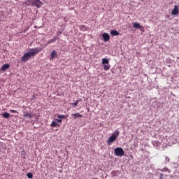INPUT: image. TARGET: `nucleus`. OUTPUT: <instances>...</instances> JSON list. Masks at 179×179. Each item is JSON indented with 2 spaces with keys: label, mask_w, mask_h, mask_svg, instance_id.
<instances>
[{
  "label": "nucleus",
  "mask_w": 179,
  "mask_h": 179,
  "mask_svg": "<svg viewBox=\"0 0 179 179\" xmlns=\"http://www.w3.org/2000/svg\"><path fill=\"white\" fill-rule=\"evenodd\" d=\"M56 122H62V120L61 119H56Z\"/></svg>",
  "instance_id": "obj_25"
},
{
  "label": "nucleus",
  "mask_w": 179,
  "mask_h": 179,
  "mask_svg": "<svg viewBox=\"0 0 179 179\" xmlns=\"http://www.w3.org/2000/svg\"><path fill=\"white\" fill-rule=\"evenodd\" d=\"M56 40L57 38H53L52 39L48 41V44H51V43H54Z\"/></svg>",
  "instance_id": "obj_21"
},
{
  "label": "nucleus",
  "mask_w": 179,
  "mask_h": 179,
  "mask_svg": "<svg viewBox=\"0 0 179 179\" xmlns=\"http://www.w3.org/2000/svg\"><path fill=\"white\" fill-rule=\"evenodd\" d=\"M23 114H24V118H29L30 120H31V118H33V115L29 112L24 111L23 113Z\"/></svg>",
  "instance_id": "obj_7"
},
{
  "label": "nucleus",
  "mask_w": 179,
  "mask_h": 179,
  "mask_svg": "<svg viewBox=\"0 0 179 179\" xmlns=\"http://www.w3.org/2000/svg\"><path fill=\"white\" fill-rule=\"evenodd\" d=\"M3 118H9L10 117V115L8 112H5L3 113Z\"/></svg>",
  "instance_id": "obj_17"
},
{
  "label": "nucleus",
  "mask_w": 179,
  "mask_h": 179,
  "mask_svg": "<svg viewBox=\"0 0 179 179\" xmlns=\"http://www.w3.org/2000/svg\"><path fill=\"white\" fill-rule=\"evenodd\" d=\"M72 116L74 117V120H76V118H82V117H83V115H80V113H77L72 114Z\"/></svg>",
  "instance_id": "obj_11"
},
{
  "label": "nucleus",
  "mask_w": 179,
  "mask_h": 179,
  "mask_svg": "<svg viewBox=\"0 0 179 179\" xmlns=\"http://www.w3.org/2000/svg\"><path fill=\"white\" fill-rule=\"evenodd\" d=\"M133 27L134 29H143V27H142L138 22L133 23Z\"/></svg>",
  "instance_id": "obj_10"
},
{
  "label": "nucleus",
  "mask_w": 179,
  "mask_h": 179,
  "mask_svg": "<svg viewBox=\"0 0 179 179\" xmlns=\"http://www.w3.org/2000/svg\"><path fill=\"white\" fill-rule=\"evenodd\" d=\"M103 41L107 42L110 40V35L107 33H103L102 35Z\"/></svg>",
  "instance_id": "obj_6"
},
{
  "label": "nucleus",
  "mask_w": 179,
  "mask_h": 179,
  "mask_svg": "<svg viewBox=\"0 0 179 179\" xmlns=\"http://www.w3.org/2000/svg\"><path fill=\"white\" fill-rule=\"evenodd\" d=\"M78 103H79V100H76V101H75L74 103H71V105L73 106L74 107H76Z\"/></svg>",
  "instance_id": "obj_20"
},
{
  "label": "nucleus",
  "mask_w": 179,
  "mask_h": 179,
  "mask_svg": "<svg viewBox=\"0 0 179 179\" xmlns=\"http://www.w3.org/2000/svg\"><path fill=\"white\" fill-rule=\"evenodd\" d=\"M57 118H59L60 120H62V119L65 118V115H59L57 116Z\"/></svg>",
  "instance_id": "obj_24"
},
{
  "label": "nucleus",
  "mask_w": 179,
  "mask_h": 179,
  "mask_svg": "<svg viewBox=\"0 0 179 179\" xmlns=\"http://www.w3.org/2000/svg\"><path fill=\"white\" fill-rule=\"evenodd\" d=\"M110 66L109 64H103V69L104 71H108L110 69Z\"/></svg>",
  "instance_id": "obj_18"
},
{
  "label": "nucleus",
  "mask_w": 179,
  "mask_h": 179,
  "mask_svg": "<svg viewBox=\"0 0 179 179\" xmlns=\"http://www.w3.org/2000/svg\"><path fill=\"white\" fill-rule=\"evenodd\" d=\"M42 50H43L42 48H36L32 49L31 52L24 53L22 57L21 58L22 62H27V61H29L30 58H31L32 57H34V55H37V54H38V52H41V51Z\"/></svg>",
  "instance_id": "obj_1"
},
{
  "label": "nucleus",
  "mask_w": 179,
  "mask_h": 179,
  "mask_svg": "<svg viewBox=\"0 0 179 179\" xmlns=\"http://www.w3.org/2000/svg\"><path fill=\"white\" fill-rule=\"evenodd\" d=\"M117 174H118V171H113L111 172V176H112V177H115V176H117Z\"/></svg>",
  "instance_id": "obj_19"
},
{
  "label": "nucleus",
  "mask_w": 179,
  "mask_h": 179,
  "mask_svg": "<svg viewBox=\"0 0 179 179\" xmlns=\"http://www.w3.org/2000/svg\"><path fill=\"white\" fill-rule=\"evenodd\" d=\"M10 113H16L17 114H19V112H18L17 110H13V109L10 110Z\"/></svg>",
  "instance_id": "obj_23"
},
{
  "label": "nucleus",
  "mask_w": 179,
  "mask_h": 179,
  "mask_svg": "<svg viewBox=\"0 0 179 179\" xmlns=\"http://www.w3.org/2000/svg\"><path fill=\"white\" fill-rule=\"evenodd\" d=\"M160 176H160L159 179H163V174L161 173Z\"/></svg>",
  "instance_id": "obj_26"
},
{
  "label": "nucleus",
  "mask_w": 179,
  "mask_h": 179,
  "mask_svg": "<svg viewBox=\"0 0 179 179\" xmlns=\"http://www.w3.org/2000/svg\"><path fill=\"white\" fill-rule=\"evenodd\" d=\"M50 127L55 128V127H58V123L55 121H52L50 124Z\"/></svg>",
  "instance_id": "obj_14"
},
{
  "label": "nucleus",
  "mask_w": 179,
  "mask_h": 179,
  "mask_svg": "<svg viewBox=\"0 0 179 179\" xmlns=\"http://www.w3.org/2000/svg\"><path fill=\"white\" fill-rule=\"evenodd\" d=\"M33 6H36L38 8H40L41 6H43L41 0H34Z\"/></svg>",
  "instance_id": "obj_4"
},
{
  "label": "nucleus",
  "mask_w": 179,
  "mask_h": 179,
  "mask_svg": "<svg viewBox=\"0 0 179 179\" xmlns=\"http://www.w3.org/2000/svg\"><path fill=\"white\" fill-rule=\"evenodd\" d=\"M80 29L82 31H86V30H87V28L85 25H81V26H80Z\"/></svg>",
  "instance_id": "obj_16"
},
{
  "label": "nucleus",
  "mask_w": 179,
  "mask_h": 179,
  "mask_svg": "<svg viewBox=\"0 0 179 179\" xmlns=\"http://www.w3.org/2000/svg\"><path fill=\"white\" fill-rule=\"evenodd\" d=\"M57 51L55 50H52L50 53V61H52V59H54V58H57Z\"/></svg>",
  "instance_id": "obj_8"
},
{
  "label": "nucleus",
  "mask_w": 179,
  "mask_h": 179,
  "mask_svg": "<svg viewBox=\"0 0 179 179\" xmlns=\"http://www.w3.org/2000/svg\"><path fill=\"white\" fill-rule=\"evenodd\" d=\"M111 36H120V32H118L117 30H112L110 31Z\"/></svg>",
  "instance_id": "obj_13"
},
{
  "label": "nucleus",
  "mask_w": 179,
  "mask_h": 179,
  "mask_svg": "<svg viewBox=\"0 0 179 179\" xmlns=\"http://www.w3.org/2000/svg\"><path fill=\"white\" fill-rule=\"evenodd\" d=\"M6 69H9V64H3L2 66V67L1 68V71H6Z\"/></svg>",
  "instance_id": "obj_12"
},
{
  "label": "nucleus",
  "mask_w": 179,
  "mask_h": 179,
  "mask_svg": "<svg viewBox=\"0 0 179 179\" xmlns=\"http://www.w3.org/2000/svg\"><path fill=\"white\" fill-rule=\"evenodd\" d=\"M27 177L28 178H33V173H27Z\"/></svg>",
  "instance_id": "obj_22"
},
{
  "label": "nucleus",
  "mask_w": 179,
  "mask_h": 179,
  "mask_svg": "<svg viewBox=\"0 0 179 179\" xmlns=\"http://www.w3.org/2000/svg\"><path fill=\"white\" fill-rule=\"evenodd\" d=\"M120 135V131L118 130H115L110 137L107 140L108 145H110L113 142H115V140L117 138H118V136Z\"/></svg>",
  "instance_id": "obj_2"
},
{
  "label": "nucleus",
  "mask_w": 179,
  "mask_h": 179,
  "mask_svg": "<svg viewBox=\"0 0 179 179\" xmlns=\"http://www.w3.org/2000/svg\"><path fill=\"white\" fill-rule=\"evenodd\" d=\"M34 3V0H27L24 2V5H27V6H33Z\"/></svg>",
  "instance_id": "obj_9"
},
{
  "label": "nucleus",
  "mask_w": 179,
  "mask_h": 179,
  "mask_svg": "<svg viewBox=\"0 0 179 179\" xmlns=\"http://www.w3.org/2000/svg\"><path fill=\"white\" fill-rule=\"evenodd\" d=\"M109 62H110L108 61V59H107L106 58L102 59V64H103V65L108 64Z\"/></svg>",
  "instance_id": "obj_15"
},
{
  "label": "nucleus",
  "mask_w": 179,
  "mask_h": 179,
  "mask_svg": "<svg viewBox=\"0 0 179 179\" xmlns=\"http://www.w3.org/2000/svg\"><path fill=\"white\" fill-rule=\"evenodd\" d=\"M0 47H1V44H0Z\"/></svg>",
  "instance_id": "obj_27"
},
{
  "label": "nucleus",
  "mask_w": 179,
  "mask_h": 179,
  "mask_svg": "<svg viewBox=\"0 0 179 179\" xmlns=\"http://www.w3.org/2000/svg\"><path fill=\"white\" fill-rule=\"evenodd\" d=\"M178 13H179L178 6L175 5L174 8L171 11V14L173 15H178Z\"/></svg>",
  "instance_id": "obj_5"
},
{
  "label": "nucleus",
  "mask_w": 179,
  "mask_h": 179,
  "mask_svg": "<svg viewBox=\"0 0 179 179\" xmlns=\"http://www.w3.org/2000/svg\"><path fill=\"white\" fill-rule=\"evenodd\" d=\"M114 152L115 156H124V150L121 148H116Z\"/></svg>",
  "instance_id": "obj_3"
}]
</instances>
